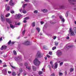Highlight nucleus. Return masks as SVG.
<instances>
[{"label":"nucleus","instance_id":"0eeeda50","mask_svg":"<svg viewBox=\"0 0 76 76\" xmlns=\"http://www.w3.org/2000/svg\"><path fill=\"white\" fill-rule=\"evenodd\" d=\"M28 64L27 63H25V66H26V69H28V70H31V67L29 66H28V67L27 66H28Z\"/></svg>","mask_w":76,"mask_h":76},{"label":"nucleus","instance_id":"9d476101","mask_svg":"<svg viewBox=\"0 0 76 76\" xmlns=\"http://www.w3.org/2000/svg\"><path fill=\"white\" fill-rule=\"evenodd\" d=\"M2 73H3L5 75H6L7 74V71H6V69H5L2 70Z\"/></svg>","mask_w":76,"mask_h":76},{"label":"nucleus","instance_id":"9b49d317","mask_svg":"<svg viewBox=\"0 0 76 76\" xmlns=\"http://www.w3.org/2000/svg\"><path fill=\"white\" fill-rule=\"evenodd\" d=\"M1 20L3 22L4 21V16L3 15L1 14Z\"/></svg>","mask_w":76,"mask_h":76},{"label":"nucleus","instance_id":"a211bd4d","mask_svg":"<svg viewBox=\"0 0 76 76\" xmlns=\"http://www.w3.org/2000/svg\"><path fill=\"white\" fill-rule=\"evenodd\" d=\"M50 64L51 65V66H52V68H53V67L54 66V65H53V61H51L50 62Z\"/></svg>","mask_w":76,"mask_h":76},{"label":"nucleus","instance_id":"f704fd0d","mask_svg":"<svg viewBox=\"0 0 76 76\" xmlns=\"http://www.w3.org/2000/svg\"><path fill=\"white\" fill-rule=\"evenodd\" d=\"M29 19V17H27L26 18H25L24 19L26 20H28V19Z\"/></svg>","mask_w":76,"mask_h":76},{"label":"nucleus","instance_id":"bf43d9fd","mask_svg":"<svg viewBox=\"0 0 76 76\" xmlns=\"http://www.w3.org/2000/svg\"><path fill=\"white\" fill-rule=\"evenodd\" d=\"M8 73L9 74H10V73H12V72H11L10 71H8Z\"/></svg>","mask_w":76,"mask_h":76},{"label":"nucleus","instance_id":"4468645a","mask_svg":"<svg viewBox=\"0 0 76 76\" xmlns=\"http://www.w3.org/2000/svg\"><path fill=\"white\" fill-rule=\"evenodd\" d=\"M19 60H20V58H19V57L16 58H15V60H16V61H18V62H19Z\"/></svg>","mask_w":76,"mask_h":76},{"label":"nucleus","instance_id":"7ed1b4c3","mask_svg":"<svg viewBox=\"0 0 76 76\" xmlns=\"http://www.w3.org/2000/svg\"><path fill=\"white\" fill-rule=\"evenodd\" d=\"M69 34L71 36H75V34L74 33V32L72 30V28H69Z\"/></svg>","mask_w":76,"mask_h":76},{"label":"nucleus","instance_id":"79ce46f5","mask_svg":"<svg viewBox=\"0 0 76 76\" xmlns=\"http://www.w3.org/2000/svg\"><path fill=\"white\" fill-rule=\"evenodd\" d=\"M3 49H4V48H3V46H2L1 48V50H3Z\"/></svg>","mask_w":76,"mask_h":76},{"label":"nucleus","instance_id":"423d86ee","mask_svg":"<svg viewBox=\"0 0 76 76\" xmlns=\"http://www.w3.org/2000/svg\"><path fill=\"white\" fill-rule=\"evenodd\" d=\"M57 55L58 57H59V56H60L62 55V52L61 51H58Z\"/></svg>","mask_w":76,"mask_h":76},{"label":"nucleus","instance_id":"bb28decb","mask_svg":"<svg viewBox=\"0 0 76 76\" xmlns=\"http://www.w3.org/2000/svg\"><path fill=\"white\" fill-rule=\"evenodd\" d=\"M28 4H24L23 5V8H25V6H27Z\"/></svg>","mask_w":76,"mask_h":76},{"label":"nucleus","instance_id":"f03ea898","mask_svg":"<svg viewBox=\"0 0 76 76\" xmlns=\"http://www.w3.org/2000/svg\"><path fill=\"white\" fill-rule=\"evenodd\" d=\"M42 57H43V55H42L40 52L38 51L36 57H37V58H41Z\"/></svg>","mask_w":76,"mask_h":76},{"label":"nucleus","instance_id":"a878e982","mask_svg":"<svg viewBox=\"0 0 76 76\" xmlns=\"http://www.w3.org/2000/svg\"><path fill=\"white\" fill-rule=\"evenodd\" d=\"M12 75H13V76H16V73L15 72H12Z\"/></svg>","mask_w":76,"mask_h":76},{"label":"nucleus","instance_id":"58836bf2","mask_svg":"<svg viewBox=\"0 0 76 76\" xmlns=\"http://www.w3.org/2000/svg\"><path fill=\"white\" fill-rule=\"evenodd\" d=\"M42 74V71H39V75H41V74Z\"/></svg>","mask_w":76,"mask_h":76},{"label":"nucleus","instance_id":"6ab92c4d","mask_svg":"<svg viewBox=\"0 0 76 76\" xmlns=\"http://www.w3.org/2000/svg\"><path fill=\"white\" fill-rule=\"evenodd\" d=\"M58 44V42H55V45L56 46H57Z\"/></svg>","mask_w":76,"mask_h":76},{"label":"nucleus","instance_id":"ddd939ff","mask_svg":"<svg viewBox=\"0 0 76 76\" xmlns=\"http://www.w3.org/2000/svg\"><path fill=\"white\" fill-rule=\"evenodd\" d=\"M24 44L26 45H28L29 44V42L28 41H26L25 43Z\"/></svg>","mask_w":76,"mask_h":76},{"label":"nucleus","instance_id":"c756f323","mask_svg":"<svg viewBox=\"0 0 76 76\" xmlns=\"http://www.w3.org/2000/svg\"><path fill=\"white\" fill-rule=\"evenodd\" d=\"M4 49L6 50L7 48V46H3Z\"/></svg>","mask_w":76,"mask_h":76},{"label":"nucleus","instance_id":"e433bc0d","mask_svg":"<svg viewBox=\"0 0 76 76\" xmlns=\"http://www.w3.org/2000/svg\"><path fill=\"white\" fill-rule=\"evenodd\" d=\"M25 30L23 31L22 32L23 35H24V34H25Z\"/></svg>","mask_w":76,"mask_h":76},{"label":"nucleus","instance_id":"a18cd8bd","mask_svg":"<svg viewBox=\"0 0 76 76\" xmlns=\"http://www.w3.org/2000/svg\"><path fill=\"white\" fill-rule=\"evenodd\" d=\"M15 25H20V23H15Z\"/></svg>","mask_w":76,"mask_h":76},{"label":"nucleus","instance_id":"39448f33","mask_svg":"<svg viewBox=\"0 0 76 76\" xmlns=\"http://www.w3.org/2000/svg\"><path fill=\"white\" fill-rule=\"evenodd\" d=\"M68 2L71 4H75L73 3V2H76V0H68Z\"/></svg>","mask_w":76,"mask_h":76},{"label":"nucleus","instance_id":"6e6552de","mask_svg":"<svg viewBox=\"0 0 76 76\" xmlns=\"http://www.w3.org/2000/svg\"><path fill=\"white\" fill-rule=\"evenodd\" d=\"M59 18L60 19H61V20L62 22H64V21L65 20H64V18H63V17H62V16L60 15L59 16Z\"/></svg>","mask_w":76,"mask_h":76},{"label":"nucleus","instance_id":"5fc2aeb1","mask_svg":"<svg viewBox=\"0 0 76 76\" xmlns=\"http://www.w3.org/2000/svg\"><path fill=\"white\" fill-rule=\"evenodd\" d=\"M7 66V65H3V67H5Z\"/></svg>","mask_w":76,"mask_h":76},{"label":"nucleus","instance_id":"393cba45","mask_svg":"<svg viewBox=\"0 0 76 76\" xmlns=\"http://www.w3.org/2000/svg\"><path fill=\"white\" fill-rule=\"evenodd\" d=\"M73 70H74V69H73V68H70V72H73Z\"/></svg>","mask_w":76,"mask_h":76},{"label":"nucleus","instance_id":"473e14b6","mask_svg":"<svg viewBox=\"0 0 76 76\" xmlns=\"http://www.w3.org/2000/svg\"><path fill=\"white\" fill-rule=\"evenodd\" d=\"M19 71L20 72H22L23 71H22V69L21 68H20L19 69Z\"/></svg>","mask_w":76,"mask_h":76},{"label":"nucleus","instance_id":"69168bd1","mask_svg":"<svg viewBox=\"0 0 76 76\" xmlns=\"http://www.w3.org/2000/svg\"><path fill=\"white\" fill-rule=\"evenodd\" d=\"M62 26H64V24H62Z\"/></svg>","mask_w":76,"mask_h":76},{"label":"nucleus","instance_id":"4d7b16f0","mask_svg":"<svg viewBox=\"0 0 76 76\" xmlns=\"http://www.w3.org/2000/svg\"><path fill=\"white\" fill-rule=\"evenodd\" d=\"M69 38H70L69 37H66V39H69Z\"/></svg>","mask_w":76,"mask_h":76},{"label":"nucleus","instance_id":"052dcab7","mask_svg":"<svg viewBox=\"0 0 76 76\" xmlns=\"http://www.w3.org/2000/svg\"><path fill=\"white\" fill-rule=\"evenodd\" d=\"M15 43V42H12L11 43L12 44H14Z\"/></svg>","mask_w":76,"mask_h":76},{"label":"nucleus","instance_id":"4c0bfd02","mask_svg":"<svg viewBox=\"0 0 76 76\" xmlns=\"http://www.w3.org/2000/svg\"><path fill=\"white\" fill-rule=\"evenodd\" d=\"M13 53L15 55H16L17 54L15 50L13 51Z\"/></svg>","mask_w":76,"mask_h":76},{"label":"nucleus","instance_id":"c03bdc74","mask_svg":"<svg viewBox=\"0 0 76 76\" xmlns=\"http://www.w3.org/2000/svg\"><path fill=\"white\" fill-rule=\"evenodd\" d=\"M51 76H55L54 73H53L51 75Z\"/></svg>","mask_w":76,"mask_h":76},{"label":"nucleus","instance_id":"680f3d73","mask_svg":"<svg viewBox=\"0 0 76 76\" xmlns=\"http://www.w3.org/2000/svg\"><path fill=\"white\" fill-rule=\"evenodd\" d=\"M40 23H41V24H43V23H44V22H43L42 21H41L40 22Z\"/></svg>","mask_w":76,"mask_h":76},{"label":"nucleus","instance_id":"5701e85b","mask_svg":"<svg viewBox=\"0 0 76 76\" xmlns=\"http://www.w3.org/2000/svg\"><path fill=\"white\" fill-rule=\"evenodd\" d=\"M59 7L60 9H63L64 7V6L63 5H61Z\"/></svg>","mask_w":76,"mask_h":76},{"label":"nucleus","instance_id":"3c124183","mask_svg":"<svg viewBox=\"0 0 76 76\" xmlns=\"http://www.w3.org/2000/svg\"><path fill=\"white\" fill-rule=\"evenodd\" d=\"M47 56L48 57V58H50V56H49L48 55H47Z\"/></svg>","mask_w":76,"mask_h":76},{"label":"nucleus","instance_id":"de8ad7c7","mask_svg":"<svg viewBox=\"0 0 76 76\" xmlns=\"http://www.w3.org/2000/svg\"><path fill=\"white\" fill-rule=\"evenodd\" d=\"M11 13H15V12L14 11H11Z\"/></svg>","mask_w":76,"mask_h":76},{"label":"nucleus","instance_id":"b1692460","mask_svg":"<svg viewBox=\"0 0 76 76\" xmlns=\"http://www.w3.org/2000/svg\"><path fill=\"white\" fill-rule=\"evenodd\" d=\"M73 30L75 31V34H76V27H74L73 28Z\"/></svg>","mask_w":76,"mask_h":76},{"label":"nucleus","instance_id":"864d4df0","mask_svg":"<svg viewBox=\"0 0 76 76\" xmlns=\"http://www.w3.org/2000/svg\"><path fill=\"white\" fill-rule=\"evenodd\" d=\"M11 66L12 67V68H13V69H15V67L12 66V65H11Z\"/></svg>","mask_w":76,"mask_h":76},{"label":"nucleus","instance_id":"a19ab883","mask_svg":"<svg viewBox=\"0 0 76 76\" xmlns=\"http://www.w3.org/2000/svg\"><path fill=\"white\" fill-rule=\"evenodd\" d=\"M63 62H62L60 63V66H62L63 65Z\"/></svg>","mask_w":76,"mask_h":76},{"label":"nucleus","instance_id":"2f4dec72","mask_svg":"<svg viewBox=\"0 0 76 76\" xmlns=\"http://www.w3.org/2000/svg\"><path fill=\"white\" fill-rule=\"evenodd\" d=\"M23 13H26V12L25 10H23Z\"/></svg>","mask_w":76,"mask_h":76},{"label":"nucleus","instance_id":"72a5a7b5","mask_svg":"<svg viewBox=\"0 0 76 76\" xmlns=\"http://www.w3.org/2000/svg\"><path fill=\"white\" fill-rule=\"evenodd\" d=\"M38 11L37 10H36L35 11H34V13H36V14H37V13H38Z\"/></svg>","mask_w":76,"mask_h":76},{"label":"nucleus","instance_id":"c9c22d12","mask_svg":"<svg viewBox=\"0 0 76 76\" xmlns=\"http://www.w3.org/2000/svg\"><path fill=\"white\" fill-rule=\"evenodd\" d=\"M55 49H56V47L55 46L52 48V50H54Z\"/></svg>","mask_w":76,"mask_h":76},{"label":"nucleus","instance_id":"338daca9","mask_svg":"<svg viewBox=\"0 0 76 76\" xmlns=\"http://www.w3.org/2000/svg\"><path fill=\"white\" fill-rule=\"evenodd\" d=\"M2 63V61H1V60H0V63Z\"/></svg>","mask_w":76,"mask_h":76},{"label":"nucleus","instance_id":"20e7f679","mask_svg":"<svg viewBox=\"0 0 76 76\" xmlns=\"http://www.w3.org/2000/svg\"><path fill=\"white\" fill-rule=\"evenodd\" d=\"M9 4L11 6H13L15 5V2H13V0H10L9 2Z\"/></svg>","mask_w":76,"mask_h":76},{"label":"nucleus","instance_id":"7c9ffc66","mask_svg":"<svg viewBox=\"0 0 76 76\" xmlns=\"http://www.w3.org/2000/svg\"><path fill=\"white\" fill-rule=\"evenodd\" d=\"M59 76H62L63 75V73L61 72H59Z\"/></svg>","mask_w":76,"mask_h":76},{"label":"nucleus","instance_id":"2eb2a0df","mask_svg":"<svg viewBox=\"0 0 76 76\" xmlns=\"http://www.w3.org/2000/svg\"><path fill=\"white\" fill-rule=\"evenodd\" d=\"M42 11L43 13H47L48 12V10H47L44 9L42 10Z\"/></svg>","mask_w":76,"mask_h":76},{"label":"nucleus","instance_id":"6e6d98bb","mask_svg":"<svg viewBox=\"0 0 76 76\" xmlns=\"http://www.w3.org/2000/svg\"><path fill=\"white\" fill-rule=\"evenodd\" d=\"M24 1H26V2H28V1H29V0H24Z\"/></svg>","mask_w":76,"mask_h":76},{"label":"nucleus","instance_id":"f8f14e48","mask_svg":"<svg viewBox=\"0 0 76 76\" xmlns=\"http://www.w3.org/2000/svg\"><path fill=\"white\" fill-rule=\"evenodd\" d=\"M20 16H21V15L20 14L16 15V17L17 19L20 18Z\"/></svg>","mask_w":76,"mask_h":76},{"label":"nucleus","instance_id":"aec40b11","mask_svg":"<svg viewBox=\"0 0 76 76\" xmlns=\"http://www.w3.org/2000/svg\"><path fill=\"white\" fill-rule=\"evenodd\" d=\"M33 71H36V68L34 66H33Z\"/></svg>","mask_w":76,"mask_h":76},{"label":"nucleus","instance_id":"cd10ccee","mask_svg":"<svg viewBox=\"0 0 76 76\" xmlns=\"http://www.w3.org/2000/svg\"><path fill=\"white\" fill-rule=\"evenodd\" d=\"M10 16V13H8L6 15V17L7 18V17H9Z\"/></svg>","mask_w":76,"mask_h":76},{"label":"nucleus","instance_id":"13d9d810","mask_svg":"<svg viewBox=\"0 0 76 76\" xmlns=\"http://www.w3.org/2000/svg\"><path fill=\"white\" fill-rule=\"evenodd\" d=\"M2 40V37H1L0 38V41H1Z\"/></svg>","mask_w":76,"mask_h":76},{"label":"nucleus","instance_id":"ea45409f","mask_svg":"<svg viewBox=\"0 0 76 76\" xmlns=\"http://www.w3.org/2000/svg\"><path fill=\"white\" fill-rule=\"evenodd\" d=\"M46 47H47V46H43V49H44V50H46Z\"/></svg>","mask_w":76,"mask_h":76},{"label":"nucleus","instance_id":"1a4fd4ad","mask_svg":"<svg viewBox=\"0 0 76 76\" xmlns=\"http://www.w3.org/2000/svg\"><path fill=\"white\" fill-rule=\"evenodd\" d=\"M6 20L8 23H12V22L11 20L9 18H6Z\"/></svg>","mask_w":76,"mask_h":76},{"label":"nucleus","instance_id":"dca6fc26","mask_svg":"<svg viewBox=\"0 0 76 76\" xmlns=\"http://www.w3.org/2000/svg\"><path fill=\"white\" fill-rule=\"evenodd\" d=\"M32 25L33 27H34L35 26V22H34L32 23Z\"/></svg>","mask_w":76,"mask_h":76},{"label":"nucleus","instance_id":"37998d69","mask_svg":"<svg viewBox=\"0 0 76 76\" xmlns=\"http://www.w3.org/2000/svg\"><path fill=\"white\" fill-rule=\"evenodd\" d=\"M12 41H11V40H10L8 42V44L9 45V44H10V43H11V42Z\"/></svg>","mask_w":76,"mask_h":76},{"label":"nucleus","instance_id":"4be33fe9","mask_svg":"<svg viewBox=\"0 0 76 76\" xmlns=\"http://www.w3.org/2000/svg\"><path fill=\"white\" fill-rule=\"evenodd\" d=\"M10 9V7L9 6H8L6 8V10L7 11H9Z\"/></svg>","mask_w":76,"mask_h":76},{"label":"nucleus","instance_id":"f3484780","mask_svg":"<svg viewBox=\"0 0 76 76\" xmlns=\"http://www.w3.org/2000/svg\"><path fill=\"white\" fill-rule=\"evenodd\" d=\"M15 26H13L12 24H10V28H11L12 29H14L15 28Z\"/></svg>","mask_w":76,"mask_h":76},{"label":"nucleus","instance_id":"f257e3e1","mask_svg":"<svg viewBox=\"0 0 76 76\" xmlns=\"http://www.w3.org/2000/svg\"><path fill=\"white\" fill-rule=\"evenodd\" d=\"M33 63L36 66H39L40 64V62L38 60L37 58H36L35 60L33 61Z\"/></svg>","mask_w":76,"mask_h":76},{"label":"nucleus","instance_id":"603ef678","mask_svg":"<svg viewBox=\"0 0 76 76\" xmlns=\"http://www.w3.org/2000/svg\"><path fill=\"white\" fill-rule=\"evenodd\" d=\"M66 17H68V14L67 13L66 14Z\"/></svg>","mask_w":76,"mask_h":76},{"label":"nucleus","instance_id":"09e8293b","mask_svg":"<svg viewBox=\"0 0 76 76\" xmlns=\"http://www.w3.org/2000/svg\"><path fill=\"white\" fill-rule=\"evenodd\" d=\"M56 36H55L53 37V39H56Z\"/></svg>","mask_w":76,"mask_h":76},{"label":"nucleus","instance_id":"c85d7f7f","mask_svg":"<svg viewBox=\"0 0 76 76\" xmlns=\"http://www.w3.org/2000/svg\"><path fill=\"white\" fill-rule=\"evenodd\" d=\"M37 30L38 31V32H39L40 31V28H36Z\"/></svg>","mask_w":76,"mask_h":76},{"label":"nucleus","instance_id":"e2e57ef3","mask_svg":"<svg viewBox=\"0 0 76 76\" xmlns=\"http://www.w3.org/2000/svg\"><path fill=\"white\" fill-rule=\"evenodd\" d=\"M55 17V16H54V15H53L52 17V18H54Z\"/></svg>","mask_w":76,"mask_h":76},{"label":"nucleus","instance_id":"49530a36","mask_svg":"<svg viewBox=\"0 0 76 76\" xmlns=\"http://www.w3.org/2000/svg\"><path fill=\"white\" fill-rule=\"evenodd\" d=\"M23 22L24 23H26L27 21H26V20L24 19V20L23 21Z\"/></svg>","mask_w":76,"mask_h":76},{"label":"nucleus","instance_id":"412c9836","mask_svg":"<svg viewBox=\"0 0 76 76\" xmlns=\"http://www.w3.org/2000/svg\"><path fill=\"white\" fill-rule=\"evenodd\" d=\"M58 66V64L57 63H55V66L54 67L55 69H57V68Z\"/></svg>","mask_w":76,"mask_h":76},{"label":"nucleus","instance_id":"8fccbe9b","mask_svg":"<svg viewBox=\"0 0 76 76\" xmlns=\"http://www.w3.org/2000/svg\"><path fill=\"white\" fill-rule=\"evenodd\" d=\"M49 54H50V55H52V52H49Z\"/></svg>","mask_w":76,"mask_h":76},{"label":"nucleus","instance_id":"0e129e2a","mask_svg":"<svg viewBox=\"0 0 76 76\" xmlns=\"http://www.w3.org/2000/svg\"><path fill=\"white\" fill-rule=\"evenodd\" d=\"M20 73H19L18 74V76H20Z\"/></svg>","mask_w":76,"mask_h":76},{"label":"nucleus","instance_id":"774afa93","mask_svg":"<svg viewBox=\"0 0 76 76\" xmlns=\"http://www.w3.org/2000/svg\"><path fill=\"white\" fill-rule=\"evenodd\" d=\"M74 9L75 10H76V8H74Z\"/></svg>","mask_w":76,"mask_h":76}]
</instances>
